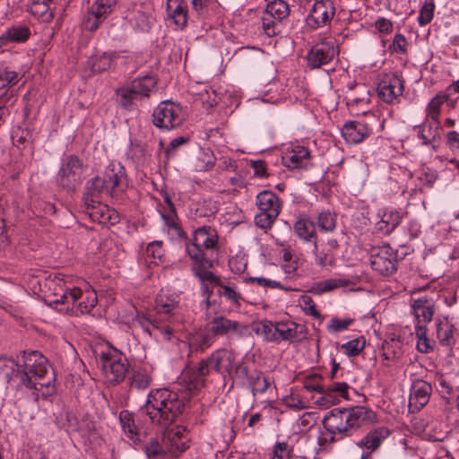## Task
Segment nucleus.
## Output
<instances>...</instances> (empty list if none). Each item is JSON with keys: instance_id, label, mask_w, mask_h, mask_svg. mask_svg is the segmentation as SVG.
<instances>
[{"instance_id": "f257e3e1", "label": "nucleus", "mask_w": 459, "mask_h": 459, "mask_svg": "<svg viewBox=\"0 0 459 459\" xmlns=\"http://www.w3.org/2000/svg\"><path fill=\"white\" fill-rule=\"evenodd\" d=\"M209 373L207 366L203 368V359L198 367L186 368L174 389L160 388L149 393L140 409L141 413L148 416L154 425H170L182 413L186 403L194 393L204 385L205 377Z\"/></svg>"}, {"instance_id": "f03ea898", "label": "nucleus", "mask_w": 459, "mask_h": 459, "mask_svg": "<svg viewBox=\"0 0 459 459\" xmlns=\"http://www.w3.org/2000/svg\"><path fill=\"white\" fill-rule=\"evenodd\" d=\"M0 374L6 381L16 387L41 390L52 388L55 374L48 359L39 351H31L22 356V364L11 358H0Z\"/></svg>"}, {"instance_id": "7ed1b4c3", "label": "nucleus", "mask_w": 459, "mask_h": 459, "mask_svg": "<svg viewBox=\"0 0 459 459\" xmlns=\"http://www.w3.org/2000/svg\"><path fill=\"white\" fill-rule=\"evenodd\" d=\"M372 411L363 406L333 409L323 419V425L329 433L325 442L334 443L352 436L359 428L371 421Z\"/></svg>"}, {"instance_id": "20e7f679", "label": "nucleus", "mask_w": 459, "mask_h": 459, "mask_svg": "<svg viewBox=\"0 0 459 459\" xmlns=\"http://www.w3.org/2000/svg\"><path fill=\"white\" fill-rule=\"evenodd\" d=\"M217 248V231L211 226H203L196 229L193 233L192 239L186 243V252L192 261V265L212 266V263L207 257L205 251Z\"/></svg>"}, {"instance_id": "39448f33", "label": "nucleus", "mask_w": 459, "mask_h": 459, "mask_svg": "<svg viewBox=\"0 0 459 459\" xmlns=\"http://www.w3.org/2000/svg\"><path fill=\"white\" fill-rule=\"evenodd\" d=\"M82 297V291L79 288H65L61 284H56L54 289L53 299H50L52 304L66 305V312L74 314L75 316L84 313H90L91 310L97 305L98 299L95 293L91 292L87 294L84 300L78 303L74 307L75 303Z\"/></svg>"}, {"instance_id": "423d86ee", "label": "nucleus", "mask_w": 459, "mask_h": 459, "mask_svg": "<svg viewBox=\"0 0 459 459\" xmlns=\"http://www.w3.org/2000/svg\"><path fill=\"white\" fill-rule=\"evenodd\" d=\"M98 363L106 380L111 385H117L124 381L129 368L126 358L114 348L102 351L99 356Z\"/></svg>"}, {"instance_id": "0eeeda50", "label": "nucleus", "mask_w": 459, "mask_h": 459, "mask_svg": "<svg viewBox=\"0 0 459 459\" xmlns=\"http://www.w3.org/2000/svg\"><path fill=\"white\" fill-rule=\"evenodd\" d=\"M255 205L259 212L255 216V225L263 230H269L281 212V201L271 191H263L256 195Z\"/></svg>"}, {"instance_id": "6e6552de", "label": "nucleus", "mask_w": 459, "mask_h": 459, "mask_svg": "<svg viewBox=\"0 0 459 459\" xmlns=\"http://www.w3.org/2000/svg\"><path fill=\"white\" fill-rule=\"evenodd\" d=\"M84 168L82 161L74 155L66 157L56 176L58 186L67 193H72L83 180Z\"/></svg>"}, {"instance_id": "1a4fd4ad", "label": "nucleus", "mask_w": 459, "mask_h": 459, "mask_svg": "<svg viewBox=\"0 0 459 459\" xmlns=\"http://www.w3.org/2000/svg\"><path fill=\"white\" fill-rule=\"evenodd\" d=\"M185 120L182 107L170 100L161 101L152 112L153 125L163 130L179 127Z\"/></svg>"}, {"instance_id": "9d476101", "label": "nucleus", "mask_w": 459, "mask_h": 459, "mask_svg": "<svg viewBox=\"0 0 459 459\" xmlns=\"http://www.w3.org/2000/svg\"><path fill=\"white\" fill-rule=\"evenodd\" d=\"M370 265L380 274H391L397 269L396 254L388 244L374 247L370 251Z\"/></svg>"}, {"instance_id": "9b49d317", "label": "nucleus", "mask_w": 459, "mask_h": 459, "mask_svg": "<svg viewBox=\"0 0 459 459\" xmlns=\"http://www.w3.org/2000/svg\"><path fill=\"white\" fill-rule=\"evenodd\" d=\"M236 362L235 353L228 349H217L211 353L209 357L203 359V368L207 366L209 371L213 369L216 373L228 377L232 371V368Z\"/></svg>"}, {"instance_id": "f8f14e48", "label": "nucleus", "mask_w": 459, "mask_h": 459, "mask_svg": "<svg viewBox=\"0 0 459 459\" xmlns=\"http://www.w3.org/2000/svg\"><path fill=\"white\" fill-rule=\"evenodd\" d=\"M335 15V6L331 0L316 1L306 18L307 25L318 29L328 25Z\"/></svg>"}, {"instance_id": "ddd939ff", "label": "nucleus", "mask_w": 459, "mask_h": 459, "mask_svg": "<svg viewBox=\"0 0 459 459\" xmlns=\"http://www.w3.org/2000/svg\"><path fill=\"white\" fill-rule=\"evenodd\" d=\"M338 54L334 42L322 41L314 45L307 54V66L310 69L320 68L329 64Z\"/></svg>"}, {"instance_id": "4468645a", "label": "nucleus", "mask_w": 459, "mask_h": 459, "mask_svg": "<svg viewBox=\"0 0 459 459\" xmlns=\"http://www.w3.org/2000/svg\"><path fill=\"white\" fill-rule=\"evenodd\" d=\"M159 426L167 429L163 434V443L168 453L178 456V454L186 450V442L188 441L186 437L187 429L186 427L178 425L168 429L169 425L166 427Z\"/></svg>"}, {"instance_id": "2eb2a0df", "label": "nucleus", "mask_w": 459, "mask_h": 459, "mask_svg": "<svg viewBox=\"0 0 459 459\" xmlns=\"http://www.w3.org/2000/svg\"><path fill=\"white\" fill-rule=\"evenodd\" d=\"M106 186V195L112 196L116 191L123 190L126 185V174L125 168L116 161H112L106 168L103 178Z\"/></svg>"}, {"instance_id": "dca6fc26", "label": "nucleus", "mask_w": 459, "mask_h": 459, "mask_svg": "<svg viewBox=\"0 0 459 459\" xmlns=\"http://www.w3.org/2000/svg\"><path fill=\"white\" fill-rule=\"evenodd\" d=\"M403 81L395 74H385L378 84L379 98L386 102L393 103L403 92Z\"/></svg>"}, {"instance_id": "f3484780", "label": "nucleus", "mask_w": 459, "mask_h": 459, "mask_svg": "<svg viewBox=\"0 0 459 459\" xmlns=\"http://www.w3.org/2000/svg\"><path fill=\"white\" fill-rule=\"evenodd\" d=\"M432 385L424 380L413 382L409 397V410L411 412L421 410L429 402Z\"/></svg>"}, {"instance_id": "a211bd4d", "label": "nucleus", "mask_w": 459, "mask_h": 459, "mask_svg": "<svg viewBox=\"0 0 459 459\" xmlns=\"http://www.w3.org/2000/svg\"><path fill=\"white\" fill-rule=\"evenodd\" d=\"M207 329L216 336H230V334H241L242 325L239 322L231 320L223 316H214L207 325Z\"/></svg>"}, {"instance_id": "6ab92c4d", "label": "nucleus", "mask_w": 459, "mask_h": 459, "mask_svg": "<svg viewBox=\"0 0 459 459\" xmlns=\"http://www.w3.org/2000/svg\"><path fill=\"white\" fill-rule=\"evenodd\" d=\"M212 266L191 265V271L200 281V290L203 297L211 298L212 288L221 285V278L216 276L210 268Z\"/></svg>"}, {"instance_id": "aec40b11", "label": "nucleus", "mask_w": 459, "mask_h": 459, "mask_svg": "<svg viewBox=\"0 0 459 459\" xmlns=\"http://www.w3.org/2000/svg\"><path fill=\"white\" fill-rule=\"evenodd\" d=\"M86 212L93 221L108 226L119 222V216L117 211L108 205L99 203H92L91 205H85Z\"/></svg>"}, {"instance_id": "412c9836", "label": "nucleus", "mask_w": 459, "mask_h": 459, "mask_svg": "<svg viewBox=\"0 0 459 459\" xmlns=\"http://www.w3.org/2000/svg\"><path fill=\"white\" fill-rule=\"evenodd\" d=\"M310 159L308 149L303 146H294L287 149L281 157L282 164L289 169L305 168Z\"/></svg>"}, {"instance_id": "4be33fe9", "label": "nucleus", "mask_w": 459, "mask_h": 459, "mask_svg": "<svg viewBox=\"0 0 459 459\" xmlns=\"http://www.w3.org/2000/svg\"><path fill=\"white\" fill-rule=\"evenodd\" d=\"M275 335L268 336V341H299L303 334V326L293 321L275 323Z\"/></svg>"}, {"instance_id": "5701e85b", "label": "nucleus", "mask_w": 459, "mask_h": 459, "mask_svg": "<svg viewBox=\"0 0 459 459\" xmlns=\"http://www.w3.org/2000/svg\"><path fill=\"white\" fill-rule=\"evenodd\" d=\"M371 129L366 123L349 121L342 128V135L349 143H359L369 135Z\"/></svg>"}, {"instance_id": "b1692460", "label": "nucleus", "mask_w": 459, "mask_h": 459, "mask_svg": "<svg viewBox=\"0 0 459 459\" xmlns=\"http://www.w3.org/2000/svg\"><path fill=\"white\" fill-rule=\"evenodd\" d=\"M411 309L416 319L415 325H426L433 318L435 306L431 299L422 297L412 301Z\"/></svg>"}, {"instance_id": "393cba45", "label": "nucleus", "mask_w": 459, "mask_h": 459, "mask_svg": "<svg viewBox=\"0 0 459 459\" xmlns=\"http://www.w3.org/2000/svg\"><path fill=\"white\" fill-rule=\"evenodd\" d=\"M441 127L439 122L426 121L419 126L418 138L422 140V144L431 145L433 150L437 149L436 143L440 139Z\"/></svg>"}, {"instance_id": "a878e982", "label": "nucleus", "mask_w": 459, "mask_h": 459, "mask_svg": "<svg viewBox=\"0 0 459 459\" xmlns=\"http://www.w3.org/2000/svg\"><path fill=\"white\" fill-rule=\"evenodd\" d=\"M215 342L212 333L206 328V331L200 330L188 337V347L191 353H203L209 349Z\"/></svg>"}, {"instance_id": "bb28decb", "label": "nucleus", "mask_w": 459, "mask_h": 459, "mask_svg": "<svg viewBox=\"0 0 459 459\" xmlns=\"http://www.w3.org/2000/svg\"><path fill=\"white\" fill-rule=\"evenodd\" d=\"M102 195H106L105 183L100 177H95L85 185V191L83 194L84 205H91L92 203H99Z\"/></svg>"}, {"instance_id": "cd10ccee", "label": "nucleus", "mask_w": 459, "mask_h": 459, "mask_svg": "<svg viewBox=\"0 0 459 459\" xmlns=\"http://www.w3.org/2000/svg\"><path fill=\"white\" fill-rule=\"evenodd\" d=\"M295 233L299 238L305 242L314 240V251H317V244L316 242V232L315 222L307 217H299L293 226Z\"/></svg>"}, {"instance_id": "c85d7f7f", "label": "nucleus", "mask_w": 459, "mask_h": 459, "mask_svg": "<svg viewBox=\"0 0 459 459\" xmlns=\"http://www.w3.org/2000/svg\"><path fill=\"white\" fill-rule=\"evenodd\" d=\"M54 0H32L30 13L42 22H50L54 18Z\"/></svg>"}, {"instance_id": "c756f323", "label": "nucleus", "mask_w": 459, "mask_h": 459, "mask_svg": "<svg viewBox=\"0 0 459 459\" xmlns=\"http://www.w3.org/2000/svg\"><path fill=\"white\" fill-rule=\"evenodd\" d=\"M179 303L176 298L160 292L155 299V309L160 315L175 316L178 314Z\"/></svg>"}, {"instance_id": "7c9ffc66", "label": "nucleus", "mask_w": 459, "mask_h": 459, "mask_svg": "<svg viewBox=\"0 0 459 459\" xmlns=\"http://www.w3.org/2000/svg\"><path fill=\"white\" fill-rule=\"evenodd\" d=\"M167 11L174 22L184 27L187 22V5L185 0H167Z\"/></svg>"}, {"instance_id": "2f4dec72", "label": "nucleus", "mask_w": 459, "mask_h": 459, "mask_svg": "<svg viewBox=\"0 0 459 459\" xmlns=\"http://www.w3.org/2000/svg\"><path fill=\"white\" fill-rule=\"evenodd\" d=\"M152 381L151 373L147 368L134 369L129 377L130 390L138 392L146 390Z\"/></svg>"}, {"instance_id": "473e14b6", "label": "nucleus", "mask_w": 459, "mask_h": 459, "mask_svg": "<svg viewBox=\"0 0 459 459\" xmlns=\"http://www.w3.org/2000/svg\"><path fill=\"white\" fill-rule=\"evenodd\" d=\"M326 392L324 394V396L320 398L318 403L323 405H330L337 403L339 399L333 395V394L337 393L340 396L343 398H347L348 396V389L349 385L345 382H333L328 385H325Z\"/></svg>"}, {"instance_id": "72a5a7b5", "label": "nucleus", "mask_w": 459, "mask_h": 459, "mask_svg": "<svg viewBox=\"0 0 459 459\" xmlns=\"http://www.w3.org/2000/svg\"><path fill=\"white\" fill-rule=\"evenodd\" d=\"M401 221L400 212L387 210L384 212L381 220L377 223V230L384 234H389L401 223Z\"/></svg>"}, {"instance_id": "f704fd0d", "label": "nucleus", "mask_w": 459, "mask_h": 459, "mask_svg": "<svg viewBox=\"0 0 459 459\" xmlns=\"http://www.w3.org/2000/svg\"><path fill=\"white\" fill-rule=\"evenodd\" d=\"M127 86L142 100L143 97H149V93L156 86V80L151 75H146L134 79Z\"/></svg>"}, {"instance_id": "c9c22d12", "label": "nucleus", "mask_w": 459, "mask_h": 459, "mask_svg": "<svg viewBox=\"0 0 459 459\" xmlns=\"http://www.w3.org/2000/svg\"><path fill=\"white\" fill-rule=\"evenodd\" d=\"M119 420L123 431L126 437L133 441L134 444L138 445L141 443L140 434L134 425L133 415L127 411H123L119 414Z\"/></svg>"}, {"instance_id": "e433bc0d", "label": "nucleus", "mask_w": 459, "mask_h": 459, "mask_svg": "<svg viewBox=\"0 0 459 459\" xmlns=\"http://www.w3.org/2000/svg\"><path fill=\"white\" fill-rule=\"evenodd\" d=\"M387 435H388L387 429H385L384 428L376 429L368 432L358 443V446L360 447H366L367 449H368L370 451H374L379 446L382 440L385 439Z\"/></svg>"}, {"instance_id": "4c0bfd02", "label": "nucleus", "mask_w": 459, "mask_h": 459, "mask_svg": "<svg viewBox=\"0 0 459 459\" xmlns=\"http://www.w3.org/2000/svg\"><path fill=\"white\" fill-rule=\"evenodd\" d=\"M350 281L347 279H327L316 283L310 290L314 294H323L325 292L332 291L340 287H347Z\"/></svg>"}, {"instance_id": "58836bf2", "label": "nucleus", "mask_w": 459, "mask_h": 459, "mask_svg": "<svg viewBox=\"0 0 459 459\" xmlns=\"http://www.w3.org/2000/svg\"><path fill=\"white\" fill-rule=\"evenodd\" d=\"M116 95L118 105L126 110H132L134 106V101L140 100L127 85L117 89L116 91Z\"/></svg>"}, {"instance_id": "ea45409f", "label": "nucleus", "mask_w": 459, "mask_h": 459, "mask_svg": "<svg viewBox=\"0 0 459 459\" xmlns=\"http://www.w3.org/2000/svg\"><path fill=\"white\" fill-rule=\"evenodd\" d=\"M5 34L9 42L23 43L30 39V30L27 25L17 24L8 28Z\"/></svg>"}, {"instance_id": "a19ab883", "label": "nucleus", "mask_w": 459, "mask_h": 459, "mask_svg": "<svg viewBox=\"0 0 459 459\" xmlns=\"http://www.w3.org/2000/svg\"><path fill=\"white\" fill-rule=\"evenodd\" d=\"M427 325H415V336L417 338V350L421 353H429L433 351V342L427 336Z\"/></svg>"}, {"instance_id": "79ce46f5", "label": "nucleus", "mask_w": 459, "mask_h": 459, "mask_svg": "<svg viewBox=\"0 0 459 459\" xmlns=\"http://www.w3.org/2000/svg\"><path fill=\"white\" fill-rule=\"evenodd\" d=\"M264 12L273 16V19H279L281 22L290 14L289 4L283 0H274L269 3Z\"/></svg>"}, {"instance_id": "37998d69", "label": "nucleus", "mask_w": 459, "mask_h": 459, "mask_svg": "<svg viewBox=\"0 0 459 459\" xmlns=\"http://www.w3.org/2000/svg\"><path fill=\"white\" fill-rule=\"evenodd\" d=\"M262 20V29L268 37H273L279 34L282 28V22L279 19H273V16L264 12Z\"/></svg>"}, {"instance_id": "c03bdc74", "label": "nucleus", "mask_w": 459, "mask_h": 459, "mask_svg": "<svg viewBox=\"0 0 459 459\" xmlns=\"http://www.w3.org/2000/svg\"><path fill=\"white\" fill-rule=\"evenodd\" d=\"M448 99L446 94L436 95L429 103L427 107V119L432 122H439L438 117L440 115L441 106Z\"/></svg>"}, {"instance_id": "a18cd8bd", "label": "nucleus", "mask_w": 459, "mask_h": 459, "mask_svg": "<svg viewBox=\"0 0 459 459\" xmlns=\"http://www.w3.org/2000/svg\"><path fill=\"white\" fill-rule=\"evenodd\" d=\"M116 53H103L91 60V69L94 73H101L108 70L117 57Z\"/></svg>"}, {"instance_id": "49530a36", "label": "nucleus", "mask_w": 459, "mask_h": 459, "mask_svg": "<svg viewBox=\"0 0 459 459\" xmlns=\"http://www.w3.org/2000/svg\"><path fill=\"white\" fill-rule=\"evenodd\" d=\"M453 326L447 322H440L437 325V337L443 346L451 347L454 342Z\"/></svg>"}, {"instance_id": "de8ad7c7", "label": "nucleus", "mask_w": 459, "mask_h": 459, "mask_svg": "<svg viewBox=\"0 0 459 459\" xmlns=\"http://www.w3.org/2000/svg\"><path fill=\"white\" fill-rule=\"evenodd\" d=\"M316 225L322 232H332L336 228L335 214L324 211L321 212L316 218Z\"/></svg>"}, {"instance_id": "09e8293b", "label": "nucleus", "mask_w": 459, "mask_h": 459, "mask_svg": "<svg viewBox=\"0 0 459 459\" xmlns=\"http://www.w3.org/2000/svg\"><path fill=\"white\" fill-rule=\"evenodd\" d=\"M432 383L443 398L448 399L452 394L453 385L444 374L439 372L435 373Z\"/></svg>"}, {"instance_id": "8fccbe9b", "label": "nucleus", "mask_w": 459, "mask_h": 459, "mask_svg": "<svg viewBox=\"0 0 459 459\" xmlns=\"http://www.w3.org/2000/svg\"><path fill=\"white\" fill-rule=\"evenodd\" d=\"M366 340L364 337H358L343 343L341 350L349 357L359 355L365 348Z\"/></svg>"}, {"instance_id": "3c124183", "label": "nucleus", "mask_w": 459, "mask_h": 459, "mask_svg": "<svg viewBox=\"0 0 459 459\" xmlns=\"http://www.w3.org/2000/svg\"><path fill=\"white\" fill-rule=\"evenodd\" d=\"M117 5V0H96L91 5V10L97 13L99 17H106L111 13Z\"/></svg>"}, {"instance_id": "603ef678", "label": "nucleus", "mask_w": 459, "mask_h": 459, "mask_svg": "<svg viewBox=\"0 0 459 459\" xmlns=\"http://www.w3.org/2000/svg\"><path fill=\"white\" fill-rule=\"evenodd\" d=\"M220 290H218V294L220 296H223L227 300L231 301L234 304H239L241 299V294L237 290L236 286L233 285H226L221 280V285H218Z\"/></svg>"}, {"instance_id": "864d4df0", "label": "nucleus", "mask_w": 459, "mask_h": 459, "mask_svg": "<svg viewBox=\"0 0 459 459\" xmlns=\"http://www.w3.org/2000/svg\"><path fill=\"white\" fill-rule=\"evenodd\" d=\"M435 4L433 0L426 1L420 9L418 22L420 26L429 23L434 16Z\"/></svg>"}, {"instance_id": "5fc2aeb1", "label": "nucleus", "mask_w": 459, "mask_h": 459, "mask_svg": "<svg viewBox=\"0 0 459 459\" xmlns=\"http://www.w3.org/2000/svg\"><path fill=\"white\" fill-rule=\"evenodd\" d=\"M299 306L307 315L312 316L315 318L323 321L324 318L316 309L315 302L310 296L301 295L299 298Z\"/></svg>"}, {"instance_id": "6e6d98bb", "label": "nucleus", "mask_w": 459, "mask_h": 459, "mask_svg": "<svg viewBox=\"0 0 459 459\" xmlns=\"http://www.w3.org/2000/svg\"><path fill=\"white\" fill-rule=\"evenodd\" d=\"M144 452L149 459H155L168 453L164 443L160 444L157 439H151L150 442L144 446Z\"/></svg>"}, {"instance_id": "4d7b16f0", "label": "nucleus", "mask_w": 459, "mask_h": 459, "mask_svg": "<svg viewBox=\"0 0 459 459\" xmlns=\"http://www.w3.org/2000/svg\"><path fill=\"white\" fill-rule=\"evenodd\" d=\"M134 323L138 324L145 332L149 333L150 334L152 333V329H160L158 321L144 314L137 313L134 317Z\"/></svg>"}, {"instance_id": "13d9d810", "label": "nucleus", "mask_w": 459, "mask_h": 459, "mask_svg": "<svg viewBox=\"0 0 459 459\" xmlns=\"http://www.w3.org/2000/svg\"><path fill=\"white\" fill-rule=\"evenodd\" d=\"M304 387L310 392H316L324 394L326 392L325 385L321 384V377L318 375L308 376L304 382Z\"/></svg>"}, {"instance_id": "bf43d9fd", "label": "nucleus", "mask_w": 459, "mask_h": 459, "mask_svg": "<svg viewBox=\"0 0 459 459\" xmlns=\"http://www.w3.org/2000/svg\"><path fill=\"white\" fill-rule=\"evenodd\" d=\"M353 322V318L342 319L339 317H333L327 325L326 328L328 332L336 333L346 330L351 325H352Z\"/></svg>"}, {"instance_id": "052dcab7", "label": "nucleus", "mask_w": 459, "mask_h": 459, "mask_svg": "<svg viewBox=\"0 0 459 459\" xmlns=\"http://www.w3.org/2000/svg\"><path fill=\"white\" fill-rule=\"evenodd\" d=\"M247 282H251V283L255 282L257 285L264 287V288L280 289V290H284L287 291L292 290L291 288L284 287L280 281L267 279L264 277H250L247 280Z\"/></svg>"}, {"instance_id": "680f3d73", "label": "nucleus", "mask_w": 459, "mask_h": 459, "mask_svg": "<svg viewBox=\"0 0 459 459\" xmlns=\"http://www.w3.org/2000/svg\"><path fill=\"white\" fill-rule=\"evenodd\" d=\"M18 82V74L10 70L7 66L0 65V87H5L9 84H16Z\"/></svg>"}, {"instance_id": "e2e57ef3", "label": "nucleus", "mask_w": 459, "mask_h": 459, "mask_svg": "<svg viewBox=\"0 0 459 459\" xmlns=\"http://www.w3.org/2000/svg\"><path fill=\"white\" fill-rule=\"evenodd\" d=\"M134 27L142 32H146L151 29L152 18L143 12H137L134 16Z\"/></svg>"}, {"instance_id": "0e129e2a", "label": "nucleus", "mask_w": 459, "mask_h": 459, "mask_svg": "<svg viewBox=\"0 0 459 459\" xmlns=\"http://www.w3.org/2000/svg\"><path fill=\"white\" fill-rule=\"evenodd\" d=\"M402 344L403 343L400 339L392 338L391 340L385 341L382 343V350H385L387 355H391V357L397 359L401 354Z\"/></svg>"}, {"instance_id": "69168bd1", "label": "nucleus", "mask_w": 459, "mask_h": 459, "mask_svg": "<svg viewBox=\"0 0 459 459\" xmlns=\"http://www.w3.org/2000/svg\"><path fill=\"white\" fill-rule=\"evenodd\" d=\"M270 385V379L264 376L262 373L258 374L254 379L251 381L252 391L254 394L255 393H264Z\"/></svg>"}, {"instance_id": "338daca9", "label": "nucleus", "mask_w": 459, "mask_h": 459, "mask_svg": "<svg viewBox=\"0 0 459 459\" xmlns=\"http://www.w3.org/2000/svg\"><path fill=\"white\" fill-rule=\"evenodd\" d=\"M104 20L105 18L102 16L99 17L97 13H94L93 11L90 10L83 20V26L85 30L92 31L98 29Z\"/></svg>"}, {"instance_id": "774afa93", "label": "nucleus", "mask_w": 459, "mask_h": 459, "mask_svg": "<svg viewBox=\"0 0 459 459\" xmlns=\"http://www.w3.org/2000/svg\"><path fill=\"white\" fill-rule=\"evenodd\" d=\"M248 377V368L247 366L242 365V363L235 362L232 371L228 376V378L235 380H244Z\"/></svg>"}]
</instances>
